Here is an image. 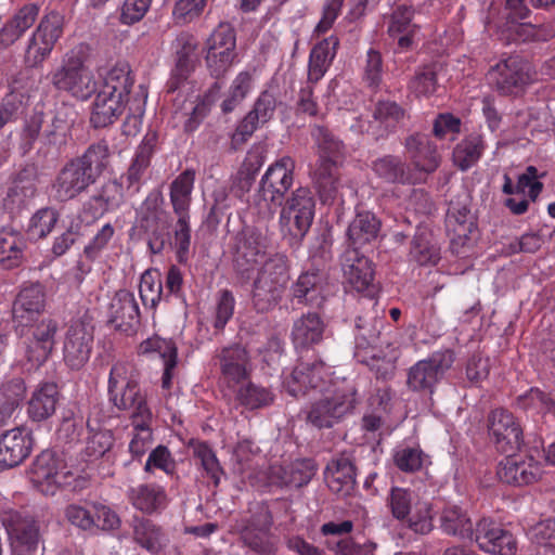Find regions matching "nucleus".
I'll return each mask as SVG.
<instances>
[{
  "label": "nucleus",
  "mask_w": 555,
  "mask_h": 555,
  "mask_svg": "<svg viewBox=\"0 0 555 555\" xmlns=\"http://www.w3.org/2000/svg\"><path fill=\"white\" fill-rule=\"evenodd\" d=\"M414 10L412 7L398 5L389 17L387 34L397 39L396 53L406 52L413 48L414 37L420 27L413 24Z\"/></svg>",
  "instance_id": "c9c22d12"
},
{
  "label": "nucleus",
  "mask_w": 555,
  "mask_h": 555,
  "mask_svg": "<svg viewBox=\"0 0 555 555\" xmlns=\"http://www.w3.org/2000/svg\"><path fill=\"white\" fill-rule=\"evenodd\" d=\"M164 532L151 519L135 518L133 524L134 541L151 553H157L164 546Z\"/></svg>",
  "instance_id": "0e129e2a"
},
{
  "label": "nucleus",
  "mask_w": 555,
  "mask_h": 555,
  "mask_svg": "<svg viewBox=\"0 0 555 555\" xmlns=\"http://www.w3.org/2000/svg\"><path fill=\"white\" fill-rule=\"evenodd\" d=\"M487 149L485 135L479 132L466 134L455 144L452 151V162L461 171H467L481 159Z\"/></svg>",
  "instance_id": "49530a36"
},
{
  "label": "nucleus",
  "mask_w": 555,
  "mask_h": 555,
  "mask_svg": "<svg viewBox=\"0 0 555 555\" xmlns=\"http://www.w3.org/2000/svg\"><path fill=\"white\" fill-rule=\"evenodd\" d=\"M164 197L160 191L152 190L135 209L134 228L146 236L151 254H162L172 241V231L165 233L160 227Z\"/></svg>",
  "instance_id": "1a4fd4ad"
},
{
  "label": "nucleus",
  "mask_w": 555,
  "mask_h": 555,
  "mask_svg": "<svg viewBox=\"0 0 555 555\" xmlns=\"http://www.w3.org/2000/svg\"><path fill=\"white\" fill-rule=\"evenodd\" d=\"M324 376L325 364L321 360L299 362L292 372L283 375V388L293 397L305 396L311 389L323 391Z\"/></svg>",
  "instance_id": "c756f323"
},
{
  "label": "nucleus",
  "mask_w": 555,
  "mask_h": 555,
  "mask_svg": "<svg viewBox=\"0 0 555 555\" xmlns=\"http://www.w3.org/2000/svg\"><path fill=\"white\" fill-rule=\"evenodd\" d=\"M44 307L46 291L41 283H30L20 291L12 308L13 321L20 336H24L25 328L38 321Z\"/></svg>",
  "instance_id": "5701e85b"
},
{
  "label": "nucleus",
  "mask_w": 555,
  "mask_h": 555,
  "mask_svg": "<svg viewBox=\"0 0 555 555\" xmlns=\"http://www.w3.org/2000/svg\"><path fill=\"white\" fill-rule=\"evenodd\" d=\"M515 404L546 429L555 430V391L531 387L516 398Z\"/></svg>",
  "instance_id": "c85d7f7f"
},
{
  "label": "nucleus",
  "mask_w": 555,
  "mask_h": 555,
  "mask_svg": "<svg viewBox=\"0 0 555 555\" xmlns=\"http://www.w3.org/2000/svg\"><path fill=\"white\" fill-rule=\"evenodd\" d=\"M59 324L51 318L34 322L25 328V341L27 360L41 365L52 353L55 345V335Z\"/></svg>",
  "instance_id": "393cba45"
},
{
  "label": "nucleus",
  "mask_w": 555,
  "mask_h": 555,
  "mask_svg": "<svg viewBox=\"0 0 555 555\" xmlns=\"http://www.w3.org/2000/svg\"><path fill=\"white\" fill-rule=\"evenodd\" d=\"M291 292L298 304L320 307L326 297V276L320 270L305 271L293 283Z\"/></svg>",
  "instance_id": "f704fd0d"
},
{
  "label": "nucleus",
  "mask_w": 555,
  "mask_h": 555,
  "mask_svg": "<svg viewBox=\"0 0 555 555\" xmlns=\"http://www.w3.org/2000/svg\"><path fill=\"white\" fill-rule=\"evenodd\" d=\"M406 158L418 173H434L441 165V155L437 144L423 132L409 134L403 142Z\"/></svg>",
  "instance_id": "bb28decb"
},
{
  "label": "nucleus",
  "mask_w": 555,
  "mask_h": 555,
  "mask_svg": "<svg viewBox=\"0 0 555 555\" xmlns=\"http://www.w3.org/2000/svg\"><path fill=\"white\" fill-rule=\"evenodd\" d=\"M108 323L127 336L134 335L141 323V315L134 294L128 289L115 293L107 308Z\"/></svg>",
  "instance_id": "a878e982"
},
{
  "label": "nucleus",
  "mask_w": 555,
  "mask_h": 555,
  "mask_svg": "<svg viewBox=\"0 0 555 555\" xmlns=\"http://www.w3.org/2000/svg\"><path fill=\"white\" fill-rule=\"evenodd\" d=\"M446 228L453 234L452 244L459 242L464 245L469 240V234L476 228L469 203L464 201H451L446 216Z\"/></svg>",
  "instance_id": "79ce46f5"
},
{
  "label": "nucleus",
  "mask_w": 555,
  "mask_h": 555,
  "mask_svg": "<svg viewBox=\"0 0 555 555\" xmlns=\"http://www.w3.org/2000/svg\"><path fill=\"white\" fill-rule=\"evenodd\" d=\"M318 465L312 459H300L286 466L273 468L281 486L301 488L307 486L314 477Z\"/></svg>",
  "instance_id": "5fc2aeb1"
},
{
  "label": "nucleus",
  "mask_w": 555,
  "mask_h": 555,
  "mask_svg": "<svg viewBox=\"0 0 555 555\" xmlns=\"http://www.w3.org/2000/svg\"><path fill=\"white\" fill-rule=\"evenodd\" d=\"M59 400L60 391L55 383L46 382L40 384L28 401V417L33 422H42L50 418L56 411Z\"/></svg>",
  "instance_id": "c03bdc74"
},
{
  "label": "nucleus",
  "mask_w": 555,
  "mask_h": 555,
  "mask_svg": "<svg viewBox=\"0 0 555 555\" xmlns=\"http://www.w3.org/2000/svg\"><path fill=\"white\" fill-rule=\"evenodd\" d=\"M152 420L140 418L132 421L133 435L128 449L133 461L141 462L153 442Z\"/></svg>",
  "instance_id": "69168bd1"
},
{
  "label": "nucleus",
  "mask_w": 555,
  "mask_h": 555,
  "mask_svg": "<svg viewBox=\"0 0 555 555\" xmlns=\"http://www.w3.org/2000/svg\"><path fill=\"white\" fill-rule=\"evenodd\" d=\"M86 61L81 51L66 53L61 65L50 74L51 85L77 101H88L96 92L99 83Z\"/></svg>",
  "instance_id": "20e7f679"
},
{
  "label": "nucleus",
  "mask_w": 555,
  "mask_h": 555,
  "mask_svg": "<svg viewBox=\"0 0 555 555\" xmlns=\"http://www.w3.org/2000/svg\"><path fill=\"white\" fill-rule=\"evenodd\" d=\"M487 429L491 441L501 452L519 450L524 442L520 423L507 409L491 410L487 416Z\"/></svg>",
  "instance_id": "6ab92c4d"
},
{
  "label": "nucleus",
  "mask_w": 555,
  "mask_h": 555,
  "mask_svg": "<svg viewBox=\"0 0 555 555\" xmlns=\"http://www.w3.org/2000/svg\"><path fill=\"white\" fill-rule=\"evenodd\" d=\"M204 59L209 75L220 79L237 59L236 31L229 23H220L206 39Z\"/></svg>",
  "instance_id": "9d476101"
},
{
  "label": "nucleus",
  "mask_w": 555,
  "mask_h": 555,
  "mask_svg": "<svg viewBox=\"0 0 555 555\" xmlns=\"http://www.w3.org/2000/svg\"><path fill=\"white\" fill-rule=\"evenodd\" d=\"M410 257L420 266H435L440 260V247L434 240L431 230L418 225L412 240Z\"/></svg>",
  "instance_id": "864d4df0"
},
{
  "label": "nucleus",
  "mask_w": 555,
  "mask_h": 555,
  "mask_svg": "<svg viewBox=\"0 0 555 555\" xmlns=\"http://www.w3.org/2000/svg\"><path fill=\"white\" fill-rule=\"evenodd\" d=\"M324 478L332 492L347 496L356 486V467L349 457L341 455L327 464Z\"/></svg>",
  "instance_id": "37998d69"
},
{
  "label": "nucleus",
  "mask_w": 555,
  "mask_h": 555,
  "mask_svg": "<svg viewBox=\"0 0 555 555\" xmlns=\"http://www.w3.org/2000/svg\"><path fill=\"white\" fill-rule=\"evenodd\" d=\"M34 448L33 433L26 427H15L0 435V472L22 464Z\"/></svg>",
  "instance_id": "cd10ccee"
},
{
  "label": "nucleus",
  "mask_w": 555,
  "mask_h": 555,
  "mask_svg": "<svg viewBox=\"0 0 555 555\" xmlns=\"http://www.w3.org/2000/svg\"><path fill=\"white\" fill-rule=\"evenodd\" d=\"M254 87V76L249 70L236 74L221 102L223 114L232 113L250 93Z\"/></svg>",
  "instance_id": "e2e57ef3"
},
{
  "label": "nucleus",
  "mask_w": 555,
  "mask_h": 555,
  "mask_svg": "<svg viewBox=\"0 0 555 555\" xmlns=\"http://www.w3.org/2000/svg\"><path fill=\"white\" fill-rule=\"evenodd\" d=\"M357 403L354 389L334 390L311 403L307 422L319 429L331 428L352 414Z\"/></svg>",
  "instance_id": "f8f14e48"
},
{
  "label": "nucleus",
  "mask_w": 555,
  "mask_h": 555,
  "mask_svg": "<svg viewBox=\"0 0 555 555\" xmlns=\"http://www.w3.org/2000/svg\"><path fill=\"white\" fill-rule=\"evenodd\" d=\"M412 490L391 487L386 498V506L391 516L418 534H427L433 528L431 507L427 502L415 501Z\"/></svg>",
  "instance_id": "0eeeda50"
},
{
  "label": "nucleus",
  "mask_w": 555,
  "mask_h": 555,
  "mask_svg": "<svg viewBox=\"0 0 555 555\" xmlns=\"http://www.w3.org/2000/svg\"><path fill=\"white\" fill-rule=\"evenodd\" d=\"M455 353L452 349L437 350L427 359L417 361L409 369L406 385L412 391L433 392L452 367Z\"/></svg>",
  "instance_id": "ddd939ff"
},
{
  "label": "nucleus",
  "mask_w": 555,
  "mask_h": 555,
  "mask_svg": "<svg viewBox=\"0 0 555 555\" xmlns=\"http://www.w3.org/2000/svg\"><path fill=\"white\" fill-rule=\"evenodd\" d=\"M157 144V132L149 130L135 149L127 170L120 175L119 180L129 195L138 194L144 184Z\"/></svg>",
  "instance_id": "4be33fe9"
},
{
  "label": "nucleus",
  "mask_w": 555,
  "mask_h": 555,
  "mask_svg": "<svg viewBox=\"0 0 555 555\" xmlns=\"http://www.w3.org/2000/svg\"><path fill=\"white\" fill-rule=\"evenodd\" d=\"M127 496L134 508L146 514L163 509L167 505L165 488L156 483H141L131 487L127 491Z\"/></svg>",
  "instance_id": "8fccbe9b"
},
{
  "label": "nucleus",
  "mask_w": 555,
  "mask_h": 555,
  "mask_svg": "<svg viewBox=\"0 0 555 555\" xmlns=\"http://www.w3.org/2000/svg\"><path fill=\"white\" fill-rule=\"evenodd\" d=\"M68 128L69 122L64 109L46 113L35 107L25 118L21 132V149L23 153L29 152L40 135L47 144H62Z\"/></svg>",
  "instance_id": "423d86ee"
},
{
  "label": "nucleus",
  "mask_w": 555,
  "mask_h": 555,
  "mask_svg": "<svg viewBox=\"0 0 555 555\" xmlns=\"http://www.w3.org/2000/svg\"><path fill=\"white\" fill-rule=\"evenodd\" d=\"M338 48L339 39L335 35L313 46L308 61V83H318L325 76L336 57Z\"/></svg>",
  "instance_id": "a19ab883"
},
{
  "label": "nucleus",
  "mask_w": 555,
  "mask_h": 555,
  "mask_svg": "<svg viewBox=\"0 0 555 555\" xmlns=\"http://www.w3.org/2000/svg\"><path fill=\"white\" fill-rule=\"evenodd\" d=\"M140 356H158L164 361L162 376V388L170 390L172 386L173 372L178 363V348L172 339L162 338L158 335L146 338L138 346Z\"/></svg>",
  "instance_id": "473e14b6"
},
{
  "label": "nucleus",
  "mask_w": 555,
  "mask_h": 555,
  "mask_svg": "<svg viewBox=\"0 0 555 555\" xmlns=\"http://www.w3.org/2000/svg\"><path fill=\"white\" fill-rule=\"evenodd\" d=\"M270 240L255 228H246L236 235L233 268L243 282L251 280L256 270L269 259Z\"/></svg>",
  "instance_id": "6e6552de"
},
{
  "label": "nucleus",
  "mask_w": 555,
  "mask_h": 555,
  "mask_svg": "<svg viewBox=\"0 0 555 555\" xmlns=\"http://www.w3.org/2000/svg\"><path fill=\"white\" fill-rule=\"evenodd\" d=\"M109 400L114 406L121 411H131L132 421L152 420V412L142 395L139 382H128V385L108 390Z\"/></svg>",
  "instance_id": "58836bf2"
},
{
  "label": "nucleus",
  "mask_w": 555,
  "mask_h": 555,
  "mask_svg": "<svg viewBox=\"0 0 555 555\" xmlns=\"http://www.w3.org/2000/svg\"><path fill=\"white\" fill-rule=\"evenodd\" d=\"M100 77V90L129 101V94L134 85V77L128 63L118 62L104 73H101Z\"/></svg>",
  "instance_id": "09e8293b"
},
{
  "label": "nucleus",
  "mask_w": 555,
  "mask_h": 555,
  "mask_svg": "<svg viewBox=\"0 0 555 555\" xmlns=\"http://www.w3.org/2000/svg\"><path fill=\"white\" fill-rule=\"evenodd\" d=\"M94 94L95 98L90 112V124L95 129L106 128L122 115L128 101L99 88Z\"/></svg>",
  "instance_id": "ea45409f"
},
{
  "label": "nucleus",
  "mask_w": 555,
  "mask_h": 555,
  "mask_svg": "<svg viewBox=\"0 0 555 555\" xmlns=\"http://www.w3.org/2000/svg\"><path fill=\"white\" fill-rule=\"evenodd\" d=\"M39 7L23 5L0 29V47L8 48L17 41L36 22Z\"/></svg>",
  "instance_id": "de8ad7c7"
},
{
  "label": "nucleus",
  "mask_w": 555,
  "mask_h": 555,
  "mask_svg": "<svg viewBox=\"0 0 555 555\" xmlns=\"http://www.w3.org/2000/svg\"><path fill=\"white\" fill-rule=\"evenodd\" d=\"M93 327L81 320L72 321L63 341V361L72 371L81 370L93 348Z\"/></svg>",
  "instance_id": "aec40b11"
},
{
  "label": "nucleus",
  "mask_w": 555,
  "mask_h": 555,
  "mask_svg": "<svg viewBox=\"0 0 555 555\" xmlns=\"http://www.w3.org/2000/svg\"><path fill=\"white\" fill-rule=\"evenodd\" d=\"M36 185L33 180L18 176L8 189L3 198L4 209L13 217L24 209L36 194Z\"/></svg>",
  "instance_id": "13d9d810"
},
{
  "label": "nucleus",
  "mask_w": 555,
  "mask_h": 555,
  "mask_svg": "<svg viewBox=\"0 0 555 555\" xmlns=\"http://www.w3.org/2000/svg\"><path fill=\"white\" fill-rule=\"evenodd\" d=\"M373 120L358 118L350 126L352 131L367 133L375 140L387 137L393 132L405 117V109L395 101L384 100L375 104Z\"/></svg>",
  "instance_id": "412c9836"
},
{
  "label": "nucleus",
  "mask_w": 555,
  "mask_h": 555,
  "mask_svg": "<svg viewBox=\"0 0 555 555\" xmlns=\"http://www.w3.org/2000/svg\"><path fill=\"white\" fill-rule=\"evenodd\" d=\"M441 529L449 535L473 540L475 528L467 513L459 506L446 507L441 515Z\"/></svg>",
  "instance_id": "bf43d9fd"
},
{
  "label": "nucleus",
  "mask_w": 555,
  "mask_h": 555,
  "mask_svg": "<svg viewBox=\"0 0 555 555\" xmlns=\"http://www.w3.org/2000/svg\"><path fill=\"white\" fill-rule=\"evenodd\" d=\"M294 160L284 156L266 170L254 197V204L262 218L271 219L286 199L285 195L294 183Z\"/></svg>",
  "instance_id": "39448f33"
},
{
  "label": "nucleus",
  "mask_w": 555,
  "mask_h": 555,
  "mask_svg": "<svg viewBox=\"0 0 555 555\" xmlns=\"http://www.w3.org/2000/svg\"><path fill=\"white\" fill-rule=\"evenodd\" d=\"M253 282V305L259 312L274 308L283 297L289 275V260L285 254L274 253L259 267Z\"/></svg>",
  "instance_id": "7ed1b4c3"
},
{
  "label": "nucleus",
  "mask_w": 555,
  "mask_h": 555,
  "mask_svg": "<svg viewBox=\"0 0 555 555\" xmlns=\"http://www.w3.org/2000/svg\"><path fill=\"white\" fill-rule=\"evenodd\" d=\"M385 321L372 317H358L356 322L354 358L360 363L379 360L384 348L392 349L393 343L387 334H383Z\"/></svg>",
  "instance_id": "2eb2a0df"
},
{
  "label": "nucleus",
  "mask_w": 555,
  "mask_h": 555,
  "mask_svg": "<svg viewBox=\"0 0 555 555\" xmlns=\"http://www.w3.org/2000/svg\"><path fill=\"white\" fill-rule=\"evenodd\" d=\"M196 172L186 168L169 184V201L177 220L172 225V241L169 247L175 251L176 260L186 264L192 244L191 204Z\"/></svg>",
  "instance_id": "f03ea898"
},
{
  "label": "nucleus",
  "mask_w": 555,
  "mask_h": 555,
  "mask_svg": "<svg viewBox=\"0 0 555 555\" xmlns=\"http://www.w3.org/2000/svg\"><path fill=\"white\" fill-rule=\"evenodd\" d=\"M488 85L501 95H517L530 82L529 65L518 55H509L491 66Z\"/></svg>",
  "instance_id": "4468645a"
},
{
  "label": "nucleus",
  "mask_w": 555,
  "mask_h": 555,
  "mask_svg": "<svg viewBox=\"0 0 555 555\" xmlns=\"http://www.w3.org/2000/svg\"><path fill=\"white\" fill-rule=\"evenodd\" d=\"M220 370V382L225 389L237 388L251 377L254 365L249 351L240 344L220 349L216 356Z\"/></svg>",
  "instance_id": "a211bd4d"
},
{
  "label": "nucleus",
  "mask_w": 555,
  "mask_h": 555,
  "mask_svg": "<svg viewBox=\"0 0 555 555\" xmlns=\"http://www.w3.org/2000/svg\"><path fill=\"white\" fill-rule=\"evenodd\" d=\"M190 447L193 455L199 461L201 467L205 473V477L210 480L212 486L217 488L220 485L221 476L224 474L217 455L212 448L206 441L191 440Z\"/></svg>",
  "instance_id": "680f3d73"
},
{
  "label": "nucleus",
  "mask_w": 555,
  "mask_h": 555,
  "mask_svg": "<svg viewBox=\"0 0 555 555\" xmlns=\"http://www.w3.org/2000/svg\"><path fill=\"white\" fill-rule=\"evenodd\" d=\"M380 230V221L371 211H358L347 229L350 248L359 249L375 240Z\"/></svg>",
  "instance_id": "603ef678"
},
{
  "label": "nucleus",
  "mask_w": 555,
  "mask_h": 555,
  "mask_svg": "<svg viewBox=\"0 0 555 555\" xmlns=\"http://www.w3.org/2000/svg\"><path fill=\"white\" fill-rule=\"evenodd\" d=\"M59 221V212L51 207L37 210L30 218L26 233L31 240H40L48 236Z\"/></svg>",
  "instance_id": "338daca9"
},
{
  "label": "nucleus",
  "mask_w": 555,
  "mask_h": 555,
  "mask_svg": "<svg viewBox=\"0 0 555 555\" xmlns=\"http://www.w3.org/2000/svg\"><path fill=\"white\" fill-rule=\"evenodd\" d=\"M344 275L358 292L367 289L374 280L373 262L357 248H349L343 256Z\"/></svg>",
  "instance_id": "4c0bfd02"
},
{
  "label": "nucleus",
  "mask_w": 555,
  "mask_h": 555,
  "mask_svg": "<svg viewBox=\"0 0 555 555\" xmlns=\"http://www.w3.org/2000/svg\"><path fill=\"white\" fill-rule=\"evenodd\" d=\"M311 137L320 156L321 172L334 169L345 157L346 146L328 128L314 125Z\"/></svg>",
  "instance_id": "e433bc0d"
},
{
  "label": "nucleus",
  "mask_w": 555,
  "mask_h": 555,
  "mask_svg": "<svg viewBox=\"0 0 555 555\" xmlns=\"http://www.w3.org/2000/svg\"><path fill=\"white\" fill-rule=\"evenodd\" d=\"M374 173L388 183L415 184L417 179L411 168L396 155H385L372 163Z\"/></svg>",
  "instance_id": "3c124183"
},
{
  "label": "nucleus",
  "mask_w": 555,
  "mask_h": 555,
  "mask_svg": "<svg viewBox=\"0 0 555 555\" xmlns=\"http://www.w3.org/2000/svg\"><path fill=\"white\" fill-rule=\"evenodd\" d=\"M315 212V201L308 188H298L284 199L280 212L283 232L302 238L311 228Z\"/></svg>",
  "instance_id": "9b49d317"
},
{
  "label": "nucleus",
  "mask_w": 555,
  "mask_h": 555,
  "mask_svg": "<svg viewBox=\"0 0 555 555\" xmlns=\"http://www.w3.org/2000/svg\"><path fill=\"white\" fill-rule=\"evenodd\" d=\"M108 157V145L99 142L91 144L81 156L67 162L53 183L55 198L67 202L85 192L102 175Z\"/></svg>",
  "instance_id": "f257e3e1"
},
{
  "label": "nucleus",
  "mask_w": 555,
  "mask_h": 555,
  "mask_svg": "<svg viewBox=\"0 0 555 555\" xmlns=\"http://www.w3.org/2000/svg\"><path fill=\"white\" fill-rule=\"evenodd\" d=\"M64 18L57 12L44 15L28 40L25 52V63L37 67L48 59L63 35Z\"/></svg>",
  "instance_id": "dca6fc26"
},
{
  "label": "nucleus",
  "mask_w": 555,
  "mask_h": 555,
  "mask_svg": "<svg viewBox=\"0 0 555 555\" xmlns=\"http://www.w3.org/2000/svg\"><path fill=\"white\" fill-rule=\"evenodd\" d=\"M439 67V64L434 62L418 66L408 82V89L416 98H429L435 94L438 89Z\"/></svg>",
  "instance_id": "052dcab7"
},
{
  "label": "nucleus",
  "mask_w": 555,
  "mask_h": 555,
  "mask_svg": "<svg viewBox=\"0 0 555 555\" xmlns=\"http://www.w3.org/2000/svg\"><path fill=\"white\" fill-rule=\"evenodd\" d=\"M229 391L234 395L240 405L251 411L271 405L275 398L270 388L256 384L250 378Z\"/></svg>",
  "instance_id": "4d7b16f0"
},
{
  "label": "nucleus",
  "mask_w": 555,
  "mask_h": 555,
  "mask_svg": "<svg viewBox=\"0 0 555 555\" xmlns=\"http://www.w3.org/2000/svg\"><path fill=\"white\" fill-rule=\"evenodd\" d=\"M496 475L502 482L526 486L538 480L541 467L533 457L508 455L500 462Z\"/></svg>",
  "instance_id": "72a5a7b5"
},
{
  "label": "nucleus",
  "mask_w": 555,
  "mask_h": 555,
  "mask_svg": "<svg viewBox=\"0 0 555 555\" xmlns=\"http://www.w3.org/2000/svg\"><path fill=\"white\" fill-rule=\"evenodd\" d=\"M473 540L482 552L492 555H515L517 552L514 534L491 518L477 521Z\"/></svg>",
  "instance_id": "b1692460"
},
{
  "label": "nucleus",
  "mask_w": 555,
  "mask_h": 555,
  "mask_svg": "<svg viewBox=\"0 0 555 555\" xmlns=\"http://www.w3.org/2000/svg\"><path fill=\"white\" fill-rule=\"evenodd\" d=\"M140 298L145 307L155 309L164 295V287L160 273L155 270L145 271L139 285Z\"/></svg>",
  "instance_id": "774afa93"
},
{
  "label": "nucleus",
  "mask_w": 555,
  "mask_h": 555,
  "mask_svg": "<svg viewBox=\"0 0 555 555\" xmlns=\"http://www.w3.org/2000/svg\"><path fill=\"white\" fill-rule=\"evenodd\" d=\"M272 516L268 509H261L244 520L240 530L243 543L261 555H271L274 545L271 541Z\"/></svg>",
  "instance_id": "7c9ffc66"
},
{
  "label": "nucleus",
  "mask_w": 555,
  "mask_h": 555,
  "mask_svg": "<svg viewBox=\"0 0 555 555\" xmlns=\"http://www.w3.org/2000/svg\"><path fill=\"white\" fill-rule=\"evenodd\" d=\"M26 241L16 230L3 228L0 230V266L10 270L20 267L24 261Z\"/></svg>",
  "instance_id": "6e6d98bb"
},
{
  "label": "nucleus",
  "mask_w": 555,
  "mask_h": 555,
  "mask_svg": "<svg viewBox=\"0 0 555 555\" xmlns=\"http://www.w3.org/2000/svg\"><path fill=\"white\" fill-rule=\"evenodd\" d=\"M70 476L64 461L52 450H44L38 454L30 467L31 482L47 495H53L60 487L69 483Z\"/></svg>",
  "instance_id": "f3484780"
},
{
  "label": "nucleus",
  "mask_w": 555,
  "mask_h": 555,
  "mask_svg": "<svg viewBox=\"0 0 555 555\" xmlns=\"http://www.w3.org/2000/svg\"><path fill=\"white\" fill-rule=\"evenodd\" d=\"M326 324L317 312L304 313L293 323L291 338L298 353L309 351L321 344L324 338Z\"/></svg>",
  "instance_id": "2f4dec72"
},
{
  "label": "nucleus",
  "mask_w": 555,
  "mask_h": 555,
  "mask_svg": "<svg viewBox=\"0 0 555 555\" xmlns=\"http://www.w3.org/2000/svg\"><path fill=\"white\" fill-rule=\"evenodd\" d=\"M125 184L119 179L108 180L85 204L94 218L116 210L124 202Z\"/></svg>",
  "instance_id": "a18cd8bd"
}]
</instances>
